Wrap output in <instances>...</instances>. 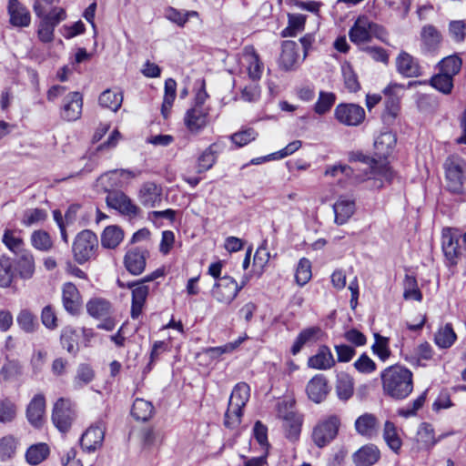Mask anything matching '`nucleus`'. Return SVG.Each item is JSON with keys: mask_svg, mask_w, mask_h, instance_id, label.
I'll return each instance as SVG.
<instances>
[{"mask_svg": "<svg viewBox=\"0 0 466 466\" xmlns=\"http://www.w3.org/2000/svg\"><path fill=\"white\" fill-rule=\"evenodd\" d=\"M382 390L385 395L394 400L406 399L413 390V374L404 366L395 364L380 373Z\"/></svg>", "mask_w": 466, "mask_h": 466, "instance_id": "f257e3e1", "label": "nucleus"}, {"mask_svg": "<svg viewBox=\"0 0 466 466\" xmlns=\"http://www.w3.org/2000/svg\"><path fill=\"white\" fill-rule=\"evenodd\" d=\"M79 335L73 327L66 326L63 328L60 335V342L62 347L73 356H76L79 350L78 347Z\"/></svg>", "mask_w": 466, "mask_h": 466, "instance_id": "72a5a7b5", "label": "nucleus"}, {"mask_svg": "<svg viewBox=\"0 0 466 466\" xmlns=\"http://www.w3.org/2000/svg\"><path fill=\"white\" fill-rule=\"evenodd\" d=\"M397 70L407 77H415L420 75V66L418 60L407 52H400L396 59Z\"/></svg>", "mask_w": 466, "mask_h": 466, "instance_id": "b1692460", "label": "nucleus"}, {"mask_svg": "<svg viewBox=\"0 0 466 466\" xmlns=\"http://www.w3.org/2000/svg\"><path fill=\"white\" fill-rule=\"evenodd\" d=\"M442 439L443 435H440L438 438L435 437L434 429L431 424L428 422L420 424L416 435V441L420 450L430 451Z\"/></svg>", "mask_w": 466, "mask_h": 466, "instance_id": "412c9836", "label": "nucleus"}, {"mask_svg": "<svg viewBox=\"0 0 466 466\" xmlns=\"http://www.w3.org/2000/svg\"><path fill=\"white\" fill-rule=\"evenodd\" d=\"M342 72L346 88L350 92L359 91L360 85L358 81V76L353 71L352 67L350 66H343Z\"/></svg>", "mask_w": 466, "mask_h": 466, "instance_id": "69168bd1", "label": "nucleus"}, {"mask_svg": "<svg viewBox=\"0 0 466 466\" xmlns=\"http://www.w3.org/2000/svg\"><path fill=\"white\" fill-rule=\"evenodd\" d=\"M75 416V410L69 400L60 398L56 400L53 408L52 421L61 432L69 431Z\"/></svg>", "mask_w": 466, "mask_h": 466, "instance_id": "0eeeda50", "label": "nucleus"}, {"mask_svg": "<svg viewBox=\"0 0 466 466\" xmlns=\"http://www.w3.org/2000/svg\"><path fill=\"white\" fill-rule=\"evenodd\" d=\"M16 416V405L9 398L0 400V422L7 423L15 420Z\"/></svg>", "mask_w": 466, "mask_h": 466, "instance_id": "6e6d98bb", "label": "nucleus"}, {"mask_svg": "<svg viewBox=\"0 0 466 466\" xmlns=\"http://www.w3.org/2000/svg\"><path fill=\"white\" fill-rule=\"evenodd\" d=\"M153 413L154 406L150 401L139 398L135 400L131 409V414L135 420L147 421L152 417Z\"/></svg>", "mask_w": 466, "mask_h": 466, "instance_id": "e433bc0d", "label": "nucleus"}, {"mask_svg": "<svg viewBox=\"0 0 466 466\" xmlns=\"http://www.w3.org/2000/svg\"><path fill=\"white\" fill-rule=\"evenodd\" d=\"M340 419L337 415H329L319 421L312 432V440L319 448H323L338 435Z\"/></svg>", "mask_w": 466, "mask_h": 466, "instance_id": "423d86ee", "label": "nucleus"}, {"mask_svg": "<svg viewBox=\"0 0 466 466\" xmlns=\"http://www.w3.org/2000/svg\"><path fill=\"white\" fill-rule=\"evenodd\" d=\"M250 397V388L246 382H239L235 385L228 400V407L234 410H243Z\"/></svg>", "mask_w": 466, "mask_h": 466, "instance_id": "a878e982", "label": "nucleus"}, {"mask_svg": "<svg viewBox=\"0 0 466 466\" xmlns=\"http://www.w3.org/2000/svg\"><path fill=\"white\" fill-rule=\"evenodd\" d=\"M447 188L452 193H461L466 179V162L459 156L452 155L444 162Z\"/></svg>", "mask_w": 466, "mask_h": 466, "instance_id": "39448f33", "label": "nucleus"}, {"mask_svg": "<svg viewBox=\"0 0 466 466\" xmlns=\"http://www.w3.org/2000/svg\"><path fill=\"white\" fill-rule=\"evenodd\" d=\"M98 101L101 106L116 112L122 105L123 96L121 93L106 89L99 96Z\"/></svg>", "mask_w": 466, "mask_h": 466, "instance_id": "37998d69", "label": "nucleus"}, {"mask_svg": "<svg viewBox=\"0 0 466 466\" xmlns=\"http://www.w3.org/2000/svg\"><path fill=\"white\" fill-rule=\"evenodd\" d=\"M218 145L211 144L198 159V173H203L209 170L217 161L218 154Z\"/></svg>", "mask_w": 466, "mask_h": 466, "instance_id": "c9c22d12", "label": "nucleus"}, {"mask_svg": "<svg viewBox=\"0 0 466 466\" xmlns=\"http://www.w3.org/2000/svg\"><path fill=\"white\" fill-rule=\"evenodd\" d=\"M95 378V371L88 364L82 363L77 367L76 374L73 380L76 390H79L89 384Z\"/></svg>", "mask_w": 466, "mask_h": 466, "instance_id": "79ce46f5", "label": "nucleus"}, {"mask_svg": "<svg viewBox=\"0 0 466 466\" xmlns=\"http://www.w3.org/2000/svg\"><path fill=\"white\" fill-rule=\"evenodd\" d=\"M461 59L457 55H452L444 57L439 63V69L440 72L454 77L461 71Z\"/></svg>", "mask_w": 466, "mask_h": 466, "instance_id": "49530a36", "label": "nucleus"}, {"mask_svg": "<svg viewBox=\"0 0 466 466\" xmlns=\"http://www.w3.org/2000/svg\"><path fill=\"white\" fill-rule=\"evenodd\" d=\"M16 321L19 327L26 333L35 332L39 326L35 316L27 309H23L19 312Z\"/></svg>", "mask_w": 466, "mask_h": 466, "instance_id": "09e8293b", "label": "nucleus"}, {"mask_svg": "<svg viewBox=\"0 0 466 466\" xmlns=\"http://www.w3.org/2000/svg\"><path fill=\"white\" fill-rule=\"evenodd\" d=\"M423 49L427 52H434L437 50L441 42V34L431 25H424L420 33Z\"/></svg>", "mask_w": 466, "mask_h": 466, "instance_id": "7c9ffc66", "label": "nucleus"}, {"mask_svg": "<svg viewBox=\"0 0 466 466\" xmlns=\"http://www.w3.org/2000/svg\"><path fill=\"white\" fill-rule=\"evenodd\" d=\"M311 276V263L308 258H302L301 259H299L298 267L296 268V282L302 287L310 280Z\"/></svg>", "mask_w": 466, "mask_h": 466, "instance_id": "864d4df0", "label": "nucleus"}, {"mask_svg": "<svg viewBox=\"0 0 466 466\" xmlns=\"http://www.w3.org/2000/svg\"><path fill=\"white\" fill-rule=\"evenodd\" d=\"M242 285L230 276L219 278L212 289V296L219 302L229 304L238 296V292L243 289Z\"/></svg>", "mask_w": 466, "mask_h": 466, "instance_id": "6e6552de", "label": "nucleus"}, {"mask_svg": "<svg viewBox=\"0 0 466 466\" xmlns=\"http://www.w3.org/2000/svg\"><path fill=\"white\" fill-rule=\"evenodd\" d=\"M337 395L339 400H347L353 394V382L347 375L339 377L336 385Z\"/></svg>", "mask_w": 466, "mask_h": 466, "instance_id": "4d7b16f0", "label": "nucleus"}, {"mask_svg": "<svg viewBox=\"0 0 466 466\" xmlns=\"http://www.w3.org/2000/svg\"><path fill=\"white\" fill-rule=\"evenodd\" d=\"M374 339L375 342L371 346L372 352L377 355L380 360L386 361L391 354L389 348V338L375 333Z\"/></svg>", "mask_w": 466, "mask_h": 466, "instance_id": "de8ad7c7", "label": "nucleus"}, {"mask_svg": "<svg viewBox=\"0 0 466 466\" xmlns=\"http://www.w3.org/2000/svg\"><path fill=\"white\" fill-rule=\"evenodd\" d=\"M430 85L443 95H450L453 89V77L439 72L429 80Z\"/></svg>", "mask_w": 466, "mask_h": 466, "instance_id": "a19ab883", "label": "nucleus"}, {"mask_svg": "<svg viewBox=\"0 0 466 466\" xmlns=\"http://www.w3.org/2000/svg\"><path fill=\"white\" fill-rule=\"evenodd\" d=\"M208 113L202 107L194 106L187 111L185 124L191 132H198L206 127Z\"/></svg>", "mask_w": 466, "mask_h": 466, "instance_id": "c85d7f7f", "label": "nucleus"}, {"mask_svg": "<svg viewBox=\"0 0 466 466\" xmlns=\"http://www.w3.org/2000/svg\"><path fill=\"white\" fill-rule=\"evenodd\" d=\"M404 292L403 297L405 299H413L421 301L422 294L418 288V282L414 276L406 275L403 281Z\"/></svg>", "mask_w": 466, "mask_h": 466, "instance_id": "8fccbe9b", "label": "nucleus"}, {"mask_svg": "<svg viewBox=\"0 0 466 466\" xmlns=\"http://www.w3.org/2000/svg\"><path fill=\"white\" fill-rule=\"evenodd\" d=\"M323 336L322 329L318 326L309 327L302 329L296 338L290 352L297 355L304 346H310L318 342Z\"/></svg>", "mask_w": 466, "mask_h": 466, "instance_id": "2eb2a0df", "label": "nucleus"}, {"mask_svg": "<svg viewBox=\"0 0 466 466\" xmlns=\"http://www.w3.org/2000/svg\"><path fill=\"white\" fill-rule=\"evenodd\" d=\"M31 244L35 248L41 251H47L53 246L50 235L46 231L42 229L35 230L32 233Z\"/></svg>", "mask_w": 466, "mask_h": 466, "instance_id": "603ef678", "label": "nucleus"}, {"mask_svg": "<svg viewBox=\"0 0 466 466\" xmlns=\"http://www.w3.org/2000/svg\"><path fill=\"white\" fill-rule=\"evenodd\" d=\"M162 187L154 182H146L142 185L138 199L147 208H154L161 202Z\"/></svg>", "mask_w": 466, "mask_h": 466, "instance_id": "4be33fe9", "label": "nucleus"}, {"mask_svg": "<svg viewBox=\"0 0 466 466\" xmlns=\"http://www.w3.org/2000/svg\"><path fill=\"white\" fill-rule=\"evenodd\" d=\"M97 248V236L89 229L82 230L76 235L72 247L75 260L78 264H84L95 258Z\"/></svg>", "mask_w": 466, "mask_h": 466, "instance_id": "20e7f679", "label": "nucleus"}, {"mask_svg": "<svg viewBox=\"0 0 466 466\" xmlns=\"http://www.w3.org/2000/svg\"><path fill=\"white\" fill-rule=\"evenodd\" d=\"M380 455L379 449L373 444H369L353 454V461L356 466H371L379 461Z\"/></svg>", "mask_w": 466, "mask_h": 466, "instance_id": "cd10ccee", "label": "nucleus"}, {"mask_svg": "<svg viewBox=\"0 0 466 466\" xmlns=\"http://www.w3.org/2000/svg\"><path fill=\"white\" fill-rule=\"evenodd\" d=\"M395 88H403V86L397 83H391L384 89V94L389 96L386 101V108L393 116L397 115L399 110V97L393 95V90Z\"/></svg>", "mask_w": 466, "mask_h": 466, "instance_id": "13d9d810", "label": "nucleus"}, {"mask_svg": "<svg viewBox=\"0 0 466 466\" xmlns=\"http://www.w3.org/2000/svg\"><path fill=\"white\" fill-rule=\"evenodd\" d=\"M2 242L5 246L13 253H18L24 250L25 242L24 239L16 235V231L13 229L6 228L4 231L2 237Z\"/></svg>", "mask_w": 466, "mask_h": 466, "instance_id": "a18cd8bd", "label": "nucleus"}, {"mask_svg": "<svg viewBox=\"0 0 466 466\" xmlns=\"http://www.w3.org/2000/svg\"><path fill=\"white\" fill-rule=\"evenodd\" d=\"M106 423L99 419L94 425H91L80 439V445L83 451L93 452L99 449L105 438Z\"/></svg>", "mask_w": 466, "mask_h": 466, "instance_id": "1a4fd4ad", "label": "nucleus"}, {"mask_svg": "<svg viewBox=\"0 0 466 466\" xmlns=\"http://www.w3.org/2000/svg\"><path fill=\"white\" fill-rule=\"evenodd\" d=\"M257 136L258 133L253 128H247L232 134L230 136V140L237 147H241L255 140Z\"/></svg>", "mask_w": 466, "mask_h": 466, "instance_id": "e2e57ef3", "label": "nucleus"}, {"mask_svg": "<svg viewBox=\"0 0 466 466\" xmlns=\"http://www.w3.org/2000/svg\"><path fill=\"white\" fill-rule=\"evenodd\" d=\"M7 12L10 16V23L12 25L17 27H25L30 25V12L18 0L8 1Z\"/></svg>", "mask_w": 466, "mask_h": 466, "instance_id": "6ab92c4d", "label": "nucleus"}, {"mask_svg": "<svg viewBox=\"0 0 466 466\" xmlns=\"http://www.w3.org/2000/svg\"><path fill=\"white\" fill-rule=\"evenodd\" d=\"M335 117L345 126H359L365 118V111L356 104H339L335 109Z\"/></svg>", "mask_w": 466, "mask_h": 466, "instance_id": "9d476101", "label": "nucleus"}, {"mask_svg": "<svg viewBox=\"0 0 466 466\" xmlns=\"http://www.w3.org/2000/svg\"><path fill=\"white\" fill-rule=\"evenodd\" d=\"M148 251L140 247L129 248L124 257L126 269L134 276L140 275L146 268Z\"/></svg>", "mask_w": 466, "mask_h": 466, "instance_id": "9b49d317", "label": "nucleus"}, {"mask_svg": "<svg viewBox=\"0 0 466 466\" xmlns=\"http://www.w3.org/2000/svg\"><path fill=\"white\" fill-rule=\"evenodd\" d=\"M383 439L391 451L399 453L402 441L397 432L395 424L390 420H386L384 423Z\"/></svg>", "mask_w": 466, "mask_h": 466, "instance_id": "4c0bfd02", "label": "nucleus"}, {"mask_svg": "<svg viewBox=\"0 0 466 466\" xmlns=\"http://www.w3.org/2000/svg\"><path fill=\"white\" fill-rule=\"evenodd\" d=\"M87 313L95 319H102L113 314L111 302L103 298H93L86 303Z\"/></svg>", "mask_w": 466, "mask_h": 466, "instance_id": "c756f323", "label": "nucleus"}, {"mask_svg": "<svg viewBox=\"0 0 466 466\" xmlns=\"http://www.w3.org/2000/svg\"><path fill=\"white\" fill-rule=\"evenodd\" d=\"M350 40L355 45H362L371 41L370 20L366 15L359 16L349 31Z\"/></svg>", "mask_w": 466, "mask_h": 466, "instance_id": "4468645a", "label": "nucleus"}, {"mask_svg": "<svg viewBox=\"0 0 466 466\" xmlns=\"http://www.w3.org/2000/svg\"><path fill=\"white\" fill-rule=\"evenodd\" d=\"M299 58V46L296 42L287 40L282 43V51L279 59V66L285 71H291L297 67Z\"/></svg>", "mask_w": 466, "mask_h": 466, "instance_id": "f3484780", "label": "nucleus"}, {"mask_svg": "<svg viewBox=\"0 0 466 466\" xmlns=\"http://www.w3.org/2000/svg\"><path fill=\"white\" fill-rule=\"evenodd\" d=\"M243 341V339L238 338L234 342L227 343L223 346L211 347L206 350V354L211 359H217L225 353L234 351Z\"/></svg>", "mask_w": 466, "mask_h": 466, "instance_id": "0e129e2a", "label": "nucleus"}, {"mask_svg": "<svg viewBox=\"0 0 466 466\" xmlns=\"http://www.w3.org/2000/svg\"><path fill=\"white\" fill-rule=\"evenodd\" d=\"M124 238V231L118 226L106 227L101 235V244L106 248H116Z\"/></svg>", "mask_w": 466, "mask_h": 466, "instance_id": "f704fd0d", "label": "nucleus"}, {"mask_svg": "<svg viewBox=\"0 0 466 466\" xmlns=\"http://www.w3.org/2000/svg\"><path fill=\"white\" fill-rule=\"evenodd\" d=\"M45 411V396L42 393L35 395L26 408V418L29 423L35 428H40L44 422Z\"/></svg>", "mask_w": 466, "mask_h": 466, "instance_id": "dca6fc26", "label": "nucleus"}, {"mask_svg": "<svg viewBox=\"0 0 466 466\" xmlns=\"http://www.w3.org/2000/svg\"><path fill=\"white\" fill-rule=\"evenodd\" d=\"M33 10L37 17L49 22L48 24L52 25L54 29L61 21L66 18L65 9L61 7H54L49 13H46V9L44 5L40 3V0L34 1Z\"/></svg>", "mask_w": 466, "mask_h": 466, "instance_id": "5701e85b", "label": "nucleus"}, {"mask_svg": "<svg viewBox=\"0 0 466 466\" xmlns=\"http://www.w3.org/2000/svg\"><path fill=\"white\" fill-rule=\"evenodd\" d=\"M350 162H360L364 164L366 167L359 168L363 174L354 172V178L357 182H361L367 179L375 180V186L377 187H382V178L390 181L392 178V172L390 167L386 165L379 166L378 162L369 156L364 155L361 152H352L350 155Z\"/></svg>", "mask_w": 466, "mask_h": 466, "instance_id": "f03ea898", "label": "nucleus"}, {"mask_svg": "<svg viewBox=\"0 0 466 466\" xmlns=\"http://www.w3.org/2000/svg\"><path fill=\"white\" fill-rule=\"evenodd\" d=\"M335 365V360L326 345L319 348L317 354L311 356L308 360V366L311 369L326 370Z\"/></svg>", "mask_w": 466, "mask_h": 466, "instance_id": "393cba45", "label": "nucleus"}, {"mask_svg": "<svg viewBox=\"0 0 466 466\" xmlns=\"http://www.w3.org/2000/svg\"><path fill=\"white\" fill-rule=\"evenodd\" d=\"M395 144L396 137L391 132L380 134L374 142L375 148L384 157L390 154Z\"/></svg>", "mask_w": 466, "mask_h": 466, "instance_id": "3c124183", "label": "nucleus"}, {"mask_svg": "<svg viewBox=\"0 0 466 466\" xmlns=\"http://www.w3.org/2000/svg\"><path fill=\"white\" fill-rule=\"evenodd\" d=\"M336 100L333 93H326L321 91L319 97L315 104L314 110L319 115H324L330 110Z\"/></svg>", "mask_w": 466, "mask_h": 466, "instance_id": "052dcab7", "label": "nucleus"}, {"mask_svg": "<svg viewBox=\"0 0 466 466\" xmlns=\"http://www.w3.org/2000/svg\"><path fill=\"white\" fill-rule=\"evenodd\" d=\"M16 449V441L13 436H5L0 439V461L11 459Z\"/></svg>", "mask_w": 466, "mask_h": 466, "instance_id": "bf43d9fd", "label": "nucleus"}, {"mask_svg": "<svg viewBox=\"0 0 466 466\" xmlns=\"http://www.w3.org/2000/svg\"><path fill=\"white\" fill-rule=\"evenodd\" d=\"M354 427L358 434L371 439L378 434L380 422L374 414L366 412L356 419Z\"/></svg>", "mask_w": 466, "mask_h": 466, "instance_id": "a211bd4d", "label": "nucleus"}, {"mask_svg": "<svg viewBox=\"0 0 466 466\" xmlns=\"http://www.w3.org/2000/svg\"><path fill=\"white\" fill-rule=\"evenodd\" d=\"M16 278L13 259L5 255L0 257V287L9 288Z\"/></svg>", "mask_w": 466, "mask_h": 466, "instance_id": "2f4dec72", "label": "nucleus"}, {"mask_svg": "<svg viewBox=\"0 0 466 466\" xmlns=\"http://www.w3.org/2000/svg\"><path fill=\"white\" fill-rule=\"evenodd\" d=\"M354 368L360 373L370 374L376 370V363L366 354L363 353L354 362Z\"/></svg>", "mask_w": 466, "mask_h": 466, "instance_id": "338daca9", "label": "nucleus"}, {"mask_svg": "<svg viewBox=\"0 0 466 466\" xmlns=\"http://www.w3.org/2000/svg\"><path fill=\"white\" fill-rule=\"evenodd\" d=\"M47 218V212L42 208H29L25 210L22 218V224L25 227L43 222Z\"/></svg>", "mask_w": 466, "mask_h": 466, "instance_id": "5fc2aeb1", "label": "nucleus"}, {"mask_svg": "<svg viewBox=\"0 0 466 466\" xmlns=\"http://www.w3.org/2000/svg\"><path fill=\"white\" fill-rule=\"evenodd\" d=\"M441 248L450 267L456 266L462 258H466V232L461 235L451 228H443Z\"/></svg>", "mask_w": 466, "mask_h": 466, "instance_id": "7ed1b4c3", "label": "nucleus"}, {"mask_svg": "<svg viewBox=\"0 0 466 466\" xmlns=\"http://www.w3.org/2000/svg\"><path fill=\"white\" fill-rule=\"evenodd\" d=\"M335 222L338 225L345 224L355 212V201L345 197H339L333 205Z\"/></svg>", "mask_w": 466, "mask_h": 466, "instance_id": "bb28decb", "label": "nucleus"}, {"mask_svg": "<svg viewBox=\"0 0 466 466\" xmlns=\"http://www.w3.org/2000/svg\"><path fill=\"white\" fill-rule=\"evenodd\" d=\"M456 339L457 335L453 330L452 325L451 323H447L435 334L434 341L441 349H449L453 345Z\"/></svg>", "mask_w": 466, "mask_h": 466, "instance_id": "ea45409f", "label": "nucleus"}, {"mask_svg": "<svg viewBox=\"0 0 466 466\" xmlns=\"http://www.w3.org/2000/svg\"><path fill=\"white\" fill-rule=\"evenodd\" d=\"M15 268L16 269V275L23 279H30L35 273V259L33 255L25 250L18 259Z\"/></svg>", "mask_w": 466, "mask_h": 466, "instance_id": "473e14b6", "label": "nucleus"}, {"mask_svg": "<svg viewBox=\"0 0 466 466\" xmlns=\"http://www.w3.org/2000/svg\"><path fill=\"white\" fill-rule=\"evenodd\" d=\"M177 94V82L173 78H167L165 81V94L161 107V113L165 118H167L168 114L173 106Z\"/></svg>", "mask_w": 466, "mask_h": 466, "instance_id": "58836bf2", "label": "nucleus"}, {"mask_svg": "<svg viewBox=\"0 0 466 466\" xmlns=\"http://www.w3.org/2000/svg\"><path fill=\"white\" fill-rule=\"evenodd\" d=\"M62 302L66 312L71 315L79 314L82 308V299L79 290L72 282H66L62 288Z\"/></svg>", "mask_w": 466, "mask_h": 466, "instance_id": "ddd939ff", "label": "nucleus"}, {"mask_svg": "<svg viewBox=\"0 0 466 466\" xmlns=\"http://www.w3.org/2000/svg\"><path fill=\"white\" fill-rule=\"evenodd\" d=\"M83 96L79 92L67 94L61 107V117L66 121H76L82 114Z\"/></svg>", "mask_w": 466, "mask_h": 466, "instance_id": "f8f14e48", "label": "nucleus"}, {"mask_svg": "<svg viewBox=\"0 0 466 466\" xmlns=\"http://www.w3.org/2000/svg\"><path fill=\"white\" fill-rule=\"evenodd\" d=\"M285 427L289 428L288 436L290 439H297L300 432V420L293 411H289L283 416Z\"/></svg>", "mask_w": 466, "mask_h": 466, "instance_id": "680f3d73", "label": "nucleus"}, {"mask_svg": "<svg viewBox=\"0 0 466 466\" xmlns=\"http://www.w3.org/2000/svg\"><path fill=\"white\" fill-rule=\"evenodd\" d=\"M49 454V447L46 443H38L28 448L25 458L28 463L36 465L42 462Z\"/></svg>", "mask_w": 466, "mask_h": 466, "instance_id": "c03bdc74", "label": "nucleus"}, {"mask_svg": "<svg viewBox=\"0 0 466 466\" xmlns=\"http://www.w3.org/2000/svg\"><path fill=\"white\" fill-rule=\"evenodd\" d=\"M306 391L309 400L316 403L323 401L329 391L328 381L324 375H315L307 384Z\"/></svg>", "mask_w": 466, "mask_h": 466, "instance_id": "aec40b11", "label": "nucleus"}, {"mask_svg": "<svg viewBox=\"0 0 466 466\" xmlns=\"http://www.w3.org/2000/svg\"><path fill=\"white\" fill-rule=\"evenodd\" d=\"M41 320L43 325L49 329H55L57 327V317L51 305L43 308Z\"/></svg>", "mask_w": 466, "mask_h": 466, "instance_id": "774afa93", "label": "nucleus"}]
</instances>
